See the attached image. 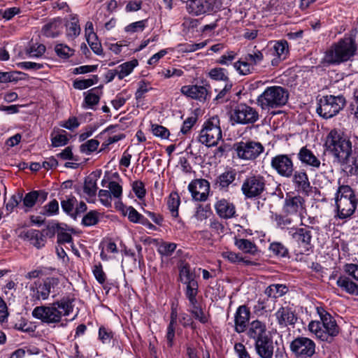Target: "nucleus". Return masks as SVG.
Instances as JSON below:
<instances>
[{
  "label": "nucleus",
  "mask_w": 358,
  "mask_h": 358,
  "mask_svg": "<svg viewBox=\"0 0 358 358\" xmlns=\"http://www.w3.org/2000/svg\"><path fill=\"white\" fill-rule=\"evenodd\" d=\"M74 299L64 296L50 306H36L32 310V316L47 324L57 323L63 316L69 315L73 310Z\"/></svg>",
  "instance_id": "obj_1"
},
{
  "label": "nucleus",
  "mask_w": 358,
  "mask_h": 358,
  "mask_svg": "<svg viewBox=\"0 0 358 358\" xmlns=\"http://www.w3.org/2000/svg\"><path fill=\"white\" fill-rule=\"evenodd\" d=\"M320 320H313L308 324L309 331L315 338L329 343L339 334V327L334 317L324 309L317 308Z\"/></svg>",
  "instance_id": "obj_2"
},
{
  "label": "nucleus",
  "mask_w": 358,
  "mask_h": 358,
  "mask_svg": "<svg viewBox=\"0 0 358 358\" xmlns=\"http://www.w3.org/2000/svg\"><path fill=\"white\" fill-rule=\"evenodd\" d=\"M334 202L336 213L335 217L348 220L354 215L357 208L358 198L350 185H341L335 193Z\"/></svg>",
  "instance_id": "obj_3"
},
{
  "label": "nucleus",
  "mask_w": 358,
  "mask_h": 358,
  "mask_svg": "<svg viewBox=\"0 0 358 358\" xmlns=\"http://www.w3.org/2000/svg\"><path fill=\"white\" fill-rule=\"evenodd\" d=\"M327 148L334 157V163L341 166L349 164L352 155V142L341 132L334 129L327 136Z\"/></svg>",
  "instance_id": "obj_4"
},
{
  "label": "nucleus",
  "mask_w": 358,
  "mask_h": 358,
  "mask_svg": "<svg viewBox=\"0 0 358 358\" xmlns=\"http://www.w3.org/2000/svg\"><path fill=\"white\" fill-rule=\"evenodd\" d=\"M355 40L352 36L344 37L331 45L325 59L330 64H340L350 60L357 51Z\"/></svg>",
  "instance_id": "obj_5"
},
{
  "label": "nucleus",
  "mask_w": 358,
  "mask_h": 358,
  "mask_svg": "<svg viewBox=\"0 0 358 358\" xmlns=\"http://www.w3.org/2000/svg\"><path fill=\"white\" fill-rule=\"evenodd\" d=\"M289 97L287 91L280 86L268 87L257 97V105L263 110H270L284 106Z\"/></svg>",
  "instance_id": "obj_6"
},
{
  "label": "nucleus",
  "mask_w": 358,
  "mask_h": 358,
  "mask_svg": "<svg viewBox=\"0 0 358 358\" xmlns=\"http://www.w3.org/2000/svg\"><path fill=\"white\" fill-rule=\"evenodd\" d=\"M220 119L213 116L206 121L200 131L199 141L208 147L215 146L222 139Z\"/></svg>",
  "instance_id": "obj_7"
},
{
  "label": "nucleus",
  "mask_w": 358,
  "mask_h": 358,
  "mask_svg": "<svg viewBox=\"0 0 358 358\" xmlns=\"http://www.w3.org/2000/svg\"><path fill=\"white\" fill-rule=\"evenodd\" d=\"M266 180L260 174L248 176L242 182L241 192L246 199L260 197L266 190Z\"/></svg>",
  "instance_id": "obj_8"
},
{
  "label": "nucleus",
  "mask_w": 358,
  "mask_h": 358,
  "mask_svg": "<svg viewBox=\"0 0 358 358\" xmlns=\"http://www.w3.org/2000/svg\"><path fill=\"white\" fill-rule=\"evenodd\" d=\"M59 279L56 277H48L42 281H36L30 287L31 296L34 300H46L50 293L57 291Z\"/></svg>",
  "instance_id": "obj_9"
},
{
  "label": "nucleus",
  "mask_w": 358,
  "mask_h": 358,
  "mask_svg": "<svg viewBox=\"0 0 358 358\" xmlns=\"http://www.w3.org/2000/svg\"><path fill=\"white\" fill-rule=\"evenodd\" d=\"M234 150L239 159L252 161L264 151V148L259 142L248 140L234 143Z\"/></svg>",
  "instance_id": "obj_10"
},
{
  "label": "nucleus",
  "mask_w": 358,
  "mask_h": 358,
  "mask_svg": "<svg viewBox=\"0 0 358 358\" xmlns=\"http://www.w3.org/2000/svg\"><path fill=\"white\" fill-rule=\"evenodd\" d=\"M345 103V100L341 96H326L320 99L317 113L323 118L329 119L336 115Z\"/></svg>",
  "instance_id": "obj_11"
},
{
  "label": "nucleus",
  "mask_w": 358,
  "mask_h": 358,
  "mask_svg": "<svg viewBox=\"0 0 358 358\" xmlns=\"http://www.w3.org/2000/svg\"><path fill=\"white\" fill-rule=\"evenodd\" d=\"M290 350L296 357L308 358L315 353V343L307 337H297L290 343Z\"/></svg>",
  "instance_id": "obj_12"
},
{
  "label": "nucleus",
  "mask_w": 358,
  "mask_h": 358,
  "mask_svg": "<svg viewBox=\"0 0 358 358\" xmlns=\"http://www.w3.org/2000/svg\"><path fill=\"white\" fill-rule=\"evenodd\" d=\"M231 118L238 124H252L259 120V113L252 107L241 103L233 110Z\"/></svg>",
  "instance_id": "obj_13"
},
{
  "label": "nucleus",
  "mask_w": 358,
  "mask_h": 358,
  "mask_svg": "<svg viewBox=\"0 0 358 358\" xmlns=\"http://www.w3.org/2000/svg\"><path fill=\"white\" fill-rule=\"evenodd\" d=\"M312 230L313 227L308 225H304V227H291L288 229V234L299 248H303L308 250L311 245Z\"/></svg>",
  "instance_id": "obj_14"
},
{
  "label": "nucleus",
  "mask_w": 358,
  "mask_h": 358,
  "mask_svg": "<svg viewBox=\"0 0 358 358\" xmlns=\"http://www.w3.org/2000/svg\"><path fill=\"white\" fill-rule=\"evenodd\" d=\"M271 166L282 177L290 178L293 175L294 164L287 155L280 154L272 157Z\"/></svg>",
  "instance_id": "obj_15"
},
{
  "label": "nucleus",
  "mask_w": 358,
  "mask_h": 358,
  "mask_svg": "<svg viewBox=\"0 0 358 358\" xmlns=\"http://www.w3.org/2000/svg\"><path fill=\"white\" fill-rule=\"evenodd\" d=\"M53 235L48 229L39 231L37 229H24L20 232L18 236L31 243L37 249L43 248L46 243V236Z\"/></svg>",
  "instance_id": "obj_16"
},
{
  "label": "nucleus",
  "mask_w": 358,
  "mask_h": 358,
  "mask_svg": "<svg viewBox=\"0 0 358 358\" xmlns=\"http://www.w3.org/2000/svg\"><path fill=\"white\" fill-rule=\"evenodd\" d=\"M282 211L287 216H302L306 211L304 199L298 196H287L284 201Z\"/></svg>",
  "instance_id": "obj_17"
},
{
  "label": "nucleus",
  "mask_w": 358,
  "mask_h": 358,
  "mask_svg": "<svg viewBox=\"0 0 358 358\" xmlns=\"http://www.w3.org/2000/svg\"><path fill=\"white\" fill-rule=\"evenodd\" d=\"M188 189L194 200L204 201L208 196L210 184L205 179H196L189 184Z\"/></svg>",
  "instance_id": "obj_18"
},
{
  "label": "nucleus",
  "mask_w": 358,
  "mask_h": 358,
  "mask_svg": "<svg viewBox=\"0 0 358 358\" xmlns=\"http://www.w3.org/2000/svg\"><path fill=\"white\" fill-rule=\"evenodd\" d=\"M297 158L302 164L310 167L312 171H317L321 166L325 165L324 163L321 162L318 155H316L307 146H303L299 150Z\"/></svg>",
  "instance_id": "obj_19"
},
{
  "label": "nucleus",
  "mask_w": 358,
  "mask_h": 358,
  "mask_svg": "<svg viewBox=\"0 0 358 358\" xmlns=\"http://www.w3.org/2000/svg\"><path fill=\"white\" fill-rule=\"evenodd\" d=\"M292 183L295 189L304 195H308L311 191V185L308 176L304 170L296 171L293 172Z\"/></svg>",
  "instance_id": "obj_20"
},
{
  "label": "nucleus",
  "mask_w": 358,
  "mask_h": 358,
  "mask_svg": "<svg viewBox=\"0 0 358 358\" xmlns=\"http://www.w3.org/2000/svg\"><path fill=\"white\" fill-rule=\"evenodd\" d=\"M215 0H193L189 3L187 11L194 15L212 12L215 9Z\"/></svg>",
  "instance_id": "obj_21"
},
{
  "label": "nucleus",
  "mask_w": 358,
  "mask_h": 358,
  "mask_svg": "<svg viewBox=\"0 0 358 358\" xmlns=\"http://www.w3.org/2000/svg\"><path fill=\"white\" fill-rule=\"evenodd\" d=\"M180 92L183 95L199 101H205L208 96L207 88L197 85H184Z\"/></svg>",
  "instance_id": "obj_22"
},
{
  "label": "nucleus",
  "mask_w": 358,
  "mask_h": 358,
  "mask_svg": "<svg viewBox=\"0 0 358 358\" xmlns=\"http://www.w3.org/2000/svg\"><path fill=\"white\" fill-rule=\"evenodd\" d=\"M217 215L222 219H231L236 216V207L234 204L225 199L217 200L214 205Z\"/></svg>",
  "instance_id": "obj_23"
},
{
  "label": "nucleus",
  "mask_w": 358,
  "mask_h": 358,
  "mask_svg": "<svg viewBox=\"0 0 358 358\" xmlns=\"http://www.w3.org/2000/svg\"><path fill=\"white\" fill-rule=\"evenodd\" d=\"M255 349L259 358H272L274 346L271 337L266 336L255 342Z\"/></svg>",
  "instance_id": "obj_24"
},
{
  "label": "nucleus",
  "mask_w": 358,
  "mask_h": 358,
  "mask_svg": "<svg viewBox=\"0 0 358 358\" xmlns=\"http://www.w3.org/2000/svg\"><path fill=\"white\" fill-rule=\"evenodd\" d=\"M250 312L245 306H239L234 315L235 331L238 333L244 332L248 326Z\"/></svg>",
  "instance_id": "obj_25"
},
{
  "label": "nucleus",
  "mask_w": 358,
  "mask_h": 358,
  "mask_svg": "<svg viewBox=\"0 0 358 358\" xmlns=\"http://www.w3.org/2000/svg\"><path fill=\"white\" fill-rule=\"evenodd\" d=\"M273 55L275 56L271 60L273 66H277L280 61L285 60L289 53L288 43L285 40H280L275 41L273 48H271Z\"/></svg>",
  "instance_id": "obj_26"
},
{
  "label": "nucleus",
  "mask_w": 358,
  "mask_h": 358,
  "mask_svg": "<svg viewBox=\"0 0 358 358\" xmlns=\"http://www.w3.org/2000/svg\"><path fill=\"white\" fill-rule=\"evenodd\" d=\"M275 316L279 325L282 327L293 325L297 320L294 312L289 307L279 308L275 313Z\"/></svg>",
  "instance_id": "obj_27"
},
{
  "label": "nucleus",
  "mask_w": 358,
  "mask_h": 358,
  "mask_svg": "<svg viewBox=\"0 0 358 358\" xmlns=\"http://www.w3.org/2000/svg\"><path fill=\"white\" fill-rule=\"evenodd\" d=\"M63 31V24L60 18H55L45 24L42 28L44 36L49 38L59 36Z\"/></svg>",
  "instance_id": "obj_28"
},
{
  "label": "nucleus",
  "mask_w": 358,
  "mask_h": 358,
  "mask_svg": "<svg viewBox=\"0 0 358 358\" xmlns=\"http://www.w3.org/2000/svg\"><path fill=\"white\" fill-rule=\"evenodd\" d=\"M248 336L256 342L259 339H262L268 336L266 333V326L259 320H254L250 323Z\"/></svg>",
  "instance_id": "obj_29"
},
{
  "label": "nucleus",
  "mask_w": 358,
  "mask_h": 358,
  "mask_svg": "<svg viewBox=\"0 0 358 358\" xmlns=\"http://www.w3.org/2000/svg\"><path fill=\"white\" fill-rule=\"evenodd\" d=\"M79 20L76 15L70 17V21L66 23V36L69 41H73L80 34Z\"/></svg>",
  "instance_id": "obj_30"
},
{
  "label": "nucleus",
  "mask_w": 358,
  "mask_h": 358,
  "mask_svg": "<svg viewBox=\"0 0 358 358\" xmlns=\"http://www.w3.org/2000/svg\"><path fill=\"white\" fill-rule=\"evenodd\" d=\"M336 285L348 294L358 296V285L349 278L340 276L336 280Z\"/></svg>",
  "instance_id": "obj_31"
},
{
  "label": "nucleus",
  "mask_w": 358,
  "mask_h": 358,
  "mask_svg": "<svg viewBox=\"0 0 358 358\" xmlns=\"http://www.w3.org/2000/svg\"><path fill=\"white\" fill-rule=\"evenodd\" d=\"M236 172L229 169L220 174L217 179V184L221 189L227 188L236 179Z\"/></svg>",
  "instance_id": "obj_32"
},
{
  "label": "nucleus",
  "mask_w": 358,
  "mask_h": 358,
  "mask_svg": "<svg viewBox=\"0 0 358 358\" xmlns=\"http://www.w3.org/2000/svg\"><path fill=\"white\" fill-rule=\"evenodd\" d=\"M288 292V287L283 284H272L265 289V294L268 298L277 299Z\"/></svg>",
  "instance_id": "obj_33"
},
{
  "label": "nucleus",
  "mask_w": 358,
  "mask_h": 358,
  "mask_svg": "<svg viewBox=\"0 0 358 358\" xmlns=\"http://www.w3.org/2000/svg\"><path fill=\"white\" fill-rule=\"evenodd\" d=\"M235 245L241 250L250 255H255L257 252V247L250 240L245 238H236Z\"/></svg>",
  "instance_id": "obj_34"
},
{
  "label": "nucleus",
  "mask_w": 358,
  "mask_h": 358,
  "mask_svg": "<svg viewBox=\"0 0 358 358\" xmlns=\"http://www.w3.org/2000/svg\"><path fill=\"white\" fill-rule=\"evenodd\" d=\"M180 204V199L179 195L176 192L171 193L167 199V207L171 216L174 218H177L178 217V208Z\"/></svg>",
  "instance_id": "obj_35"
},
{
  "label": "nucleus",
  "mask_w": 358,
  "mask_h": 358,
  "mask_svg": "<svg viewBox=\"0 0 358 358\" xmlns=\"http://www.w3.org/2000/svg\"><path fill=\"white\" fill-rule=\"evenodd\" d=\"M97 179L94 176H89L85 178L83 191L88 197H94L97 192Z\"/></svg>",
  "instance_id": "obj_36"
},
{
  "label": "nucleus",
  "mask_w": 358,
  "mask_h": 358,
  "mask_svg": "<svg viewBox=\"0 0 358 358\" xmlns=\"http://www.w3.org/2000/svg\"><path fill=\"white\" fill-rule=\"evenodd\" d=\"M39 196H41L43 200L47 198V193L45 192L31 191L27 194L23 199V204L27 208H32Z\"/></svg>",
  "instance_id": "obj_37"
},
{
  "label": "nucleus",
  "mask_w": 358,
  "mask_h": 358,
  "mask_svg": "<svg viewBox=\"0 0 358 358\" xmlns=\"http://www.w3.org/2000/svg\"><path fill=\"white\" fill-rule=\"evenodd\" d=\"M54 50L57 56L62 59H68L72 57L75 52L74 49L62 43H56Z\"/></svg>",
  "instance_id": "obj_38"
},
{
  "label": "nucleus",
  "mask_w": 358,
  "mask_h": 358,
  "mask_svg": "<svg viewBox=\"0 0 358 358\" xmlns=\"http://www.w3.org/2000/svg\"><path fill=\"white\" fill-rule=\"evenodd\" d=\"M137 65L138 61L136 59H134L130 62H124L118 66L116 68L117 71L118 72V78L122 80L124 77L129 75Z\"/></svg>",
  "instance_id": "obj_39"
},
{
  "label": "nucleus",
  "mask_w": 358,
  "mask_h": 358,
  "mask_svg": "<svg viewBox=\"0 0 358 358\" xmlns=\"http://www.w3.org/2000/svg\"><path fill=\"white\" fill-rule=\"evenodd\" d=\"M234 69L241 76L249 75L252 73L254 67L243 58V60L239 59L233 64Z\"/></svg>",
  "instance_id": "obj_40"
},
{
  "label": "nucleus",
  "mask_w": 358,
  "mask_h": 358,
  "mask_svg": "<svg viewBox=\"0 0 358 358\" xmlns=\"http://www.w3.org/2000/svg\"><path fill=\"white\" fill-rule=\"evenodd\" d=\"M222 258L227 259L232 264H239L241 262L244 263L246 265H251L252 262L250 260H245L239 254L235 253L231 251H224L221 254Z\"/></svg>",
  "instance_id": "obj_41"
},
{
  "label": "nucleus",
  "mask_w": 358,
  "mask_h": 358,
  "mask_svg": "<svg viewBox=\"0 0 358 358\" xmlns=\"http://www.w3.org/2000/svg\"><path fill=\"white\" fill-rule=\"evenodd\" d=\"M189 311L193 315V317L198 320L200 322L205 324L208 322V318L205 315L201 308L198 305V302H194V303H189Z\"/></svg>",
  "instance_id": "obj_42"
},
{
  "label": "nucleus",
  "mask_w": 358,
  "mask_h": 358,
  "mask_svg": "<svg viewBox=\"0 0 358 358\" xmlns=\"http://www.w3.org/2000/svg\"><path fill=\"white\" fill-rule=\"evenodd\" d=\"M186 290L185 295L189 300V303H194V302H196L197 299L196 298L198 294V282L197 281L190 282L189 283H186Z\"/></svg>",
  "instance_id": "obj_43"
},
{
  "label": "nucleus",
  "mask_w": 358,
  "mask_h": 358,
  "mask_svg": "<svg viewBox=\"0 0 358 358\" xmlns=\"http://www.w3.org/2000/svg\"><path fill=\"white\" fill-rule=\"evenodd\" d=\"M122 213L124 216H127L130 222L134 223H138L142 215L139 213L132 206H122L121 208Z\"/></svg>",
  "instance_id": "obj_44"
},
{
  "label": "nucleus",
  "mask_w": 358,
  "mask_h": 358,
  "mask_svg": "<svg viewBox=\"0 0 358 358\" xmlns=\"http://www.w3.org/2000/svg\"><path fill=\"white\" fill-rule=\"evenodd\" d=\"M97 81V76H94L92 78L82 80L76 79L73 81V86L76 90H83L92 86L93 85L96 83Z\"/></svg>",
  "instance_id": "obj_45"
},
{
  "label": "nucleus",
  "mask_w": 358,
  "mask_h": 358,
  "mask_svg": "<svg viewBox=\"0 0 358 358\" xmlns=\"http://www.w3.org/2000/svg\"><path fill=\"white\" fill-rule=\"evenodd\" d=\"M45 46L43 44H35L26 49V55L29 57H41L45 52Z\"/></svg>",
  "instance_id": "obj_46"
},
{
  "label": "nucleus",
  "mask_w": 358,
  "mask_h": 358,
  "mask_svg": "<svg viewBox=\"0 0 358 358\" xmlns=\"http://www.w3.org/2000/svg\"><path fill=\"white\" fill-rule=\"evenodd\" d=\"M43 210V215L48 217L57 215L59 211L58 201L56 199L50 201L48 203L44 206Z\"/></svg>",
  "instance_id": "obj_47"
},
{
  "label": "nucleus",
  "mask_w": 358,
  "mask_h": 358,
  "mask_svg": "<svg viewBox=\"0 0 358 358\" xmlns=\"http://www.w3.org/2000/svg\"><path fill=\"white\" fill-rule=\"evenodd\" d=\"M180 278L182 283L186 284L192 282L196 281L195 280V275L190 271L188 265H184L180 270Z\"/></svg>",
  "instance_id": "obj_48"
},
{
  "label": "nucleus",
  "mask_w": 358,
  "mask_h": 358,
  "mask_svg": "<svg viewBox=\"0 0 358 358\" xmlns=\"http://www.w3.org/2000/svg\"><path fill=\"white\" fill-rule=\"evenodd\" d=\"M95 89H92L86 92L84 100V103L86 106L85 108H92L94 106L99 103L100 96L94 92Z\"/></svg>",
  "instance_id": "obj_49"
},
{
  "label": "nucleus",
  "mask_w": 358,
  "mask_h": 358,
  "mask_svg": "<svg viewBox=\"0 0 358 358\" xmlns=\"http://www.w3.org/2000/svg\"><path fill=\"white\" fill-rule=\"evenodd\" d=\"M269 250L273 255L278 257H285L288 255L287 248L280 242H273L271 243Z\"/></svg>",
  "instance_id": "obj_50"
},
{
  "label": "nucleus",
  "mask_w": 358,
  "mask_h": 358,
  "mask_svg": "<svg viewBox=\"0 0 358 358\" xmlns=\"http://www.w3.org/2000/svg\"><path fill=\"white\" fill-rule=\"evenodd\" d=\"M176 247L177 245L174 243L162 242L159 245L157 251L162 256L169 257L175 251Z\"/></svg>",
  "instance_id": "obj_51"
},
{
  "label": "nucleus",
  "mask_w": 358,
  "mask_h": 358,
  "mask_svg": "<svg viewBox=\"0 0 358 358\" xmlns=\"http://www.w3.org/2000/svg\"><path fill=\"white\" fill-rule=\"evenodd\" d=\"M99 213L96 210H91L83 218L82 223L87 227L94 226L99 221Z\"/></svg>",
  "instance_id": "obj_52"
},
{
  "label": "nucleus",
  "mask_w": 358,
  "mask_h": 358,
  "mask_svg": "<svg viewBox=\"0 0 358 358\" xmlns=\"http://www.w3.org/2000/svg\"><path fill=\"white\" fill-rule=\"evenodd\" d=\"M113 338V332L111 329L106 328L103 326L99 327V339L103 344H108L110 343Z\"/></svg>",
  "instance_id": "obj_53"
},
{
  "label": "nucleus",
  "mask_w": 358,
  "mask_h": 358,
  "mask_svg": "<svg viewBox=\"0 0 358 358\" xmlns=\"http://www.w3.org/2000/svg\"><path fill=\"white\" fill-rule=\"evenodd\" d=\"M210 78L215 80H228L229 78L227 73V70L223 68H214L209 72Z\"/></svg>",
  "instance_id": "obj_54"
},
{
  "label": "nucleus",
  "mask_w": 358,
  "mask_h": 358,
  "mask_svg": "<svg viewBox=\"0 0 358 358\" xmlns=\"http://www.w3.org/2000/svg\"><path fill=\"white\" fill-rule=\"evenodd\" d=\"M99 142L95 139H90L80 145V151L83 153L89 155L91 152L96 150Z\"/></svg>",
  "instance_id": "obj_55"
},
{
  "label": "nucleus",
  "mask_w": 358,
  "mask_h": 358,
  "mask_svg": "<svg viewBox=\"0 0 358 358\" xmlns=\"http://www.w3.org/2000/svg\"><path fill=\"white\" fill-rule=\"evenodd\" d=\"M210 229L215 234L221 235L226 232V226L219 220L214 219L210 221Z\"/></svg>",
  "instance_id": "obj_56"
},
{
  "label": "nucleus",
  "mask_w": 358,
  "mask_h": 358,
  "mask_svg": "<svg viewBox=\"0 0 358 358\" xmlns=\"http://www.w3.org/2000/svg\"><path fill=\"white\" fill-rule=\"evenodd\" d=\"M264 56L261 51L255 50L252 53H249L244 57V59L247 60L254 67L263 60Z\"/></svg>",
  "instance_id": "obj_57"
},
{
  "label": "nucleus",
  "mask_w": 358,
  "mask_h": 358,
  "mask_svg": "<svg viewBox=\"0 0 358 358\" xmlns=\"http://www.w3.org/2000/svg\"><path fill=\"white\" fill-rule=\"evenodd\" d=\"M236 52L232 50H229L226 52L219 58L217 63L221 65L229 66L236 58Z\"/></svg>",
  "instance_id": "obj_58"
},
{
  "label": "nucleus",
  "mask_w": 358,
  "mask_h": 358,
  "mask_svg": "<svg viewBox=\"0 0 358 358\" xmlns=\"http://www.w3.org/2000/svg\"><path fill=\"white\" fill-rule=\"evenodd\" d=\"M76 199L73 196L61 201L62 210L68 215H73Z\"/></svg>",
  "instance_id": "obj_59"
},
{
  "label": "nucleus",
  "mask_w": 358,
  "mask_h": 358,
  "mask_svg": "<svg viewBox=\"0 0 358 358\" xmlns=\"http://www.w3.org/2000/svg\"><path fill=\"white\" fill-rule=\"evenodd\" d=\"M108 188L109 189L111 196L113 198L120 199L122 196V187L117 182H109Z\"/></svg>",
  "instance_id": "obj_60"
},
{
  "label": "nucleus",
  "mask_w": 358,
  "mask_h": 358,
  "mask_svg": "<svg viewBox=\"0 0 358 358\" xmlns=\"http://www.w3.org/2000/svg\"><path fill=\"white\" fill-rule=\"evenodd\" d=\"M152 131L155 136L163 139L168 138L170 135L169 131L166 127L158 124L152 125Z\"/></svg>",
  "instance_id": "obj_61"
},
{
  "label": "nucleus",
  "mask_w": 358,
  "mask_h": 358,
  "mask_svg": "<svg viewBox=\"0 0 358 358\" xmlns=\"http://www.w3.org/2000/svg\"><path fill=\"white\" fill-rule=\"evenodd\" d=\"M132 189L134 192L136 196L141 199L146 194L144 183L141 181H134L132 184Z\"/></svg>",
  "instance_id": "obj_62"
},
{
  "label": "nucleus",
  "mask_w": 358,
  "mask_h": 358,
  "mask_svg": "<svg viewBox=\"0 0 358 358\" xmlns=\"http://www.w3.org/2000/svg\"><path fill=\"white\" fill-rule=\"evenodd\" d=\"M344 271L358 281V265L355 264H346L343 266Z\"/></svg>",
  "instance_id": "obj_63"
},
{
  "label": "nucleus",
  "mask_w": 358,
  "mask_h": 358,
  "mask_svg": "<svg viewBox=\"0 0 358 358\" xmlns=\"http://www.w3.org/2000/svg\"><path fill=\"white\" fill-rule=\"evenodd\" d=\"M93 274L96 280L100 283L103 284L106 281V274L103 271L101 264L95 265L93 268Z\"/></svg>",
  "instance_id": "obj_64"
}]
</instances>
